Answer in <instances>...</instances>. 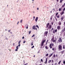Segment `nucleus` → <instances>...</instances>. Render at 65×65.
Masks as SVG:
<instances>
[{"mask_svg":"<svg viewBox=\"0 0 65 65\" xmlns=\"http://www.w3.org/2000/svg\"><path fill=\"white\" fill-rule=\"evenodd\" d=\"M58 51H62V46L61 45H58Z\"/></svg>","mask_w":65,"mask_h":65,"instance_id":"nucleus-1","label":"nucleus"},{"mask_svg":"<svg viewBox=\"0 0 65 65\" xmlns=\"http://www.w3.org/2000/svg\"><path fill=\"white\" fill-rule=\"evenodd\" d=\"M45 42V40H44L42 41V42H41L40 45H41V46H42L44 45V43Z\"/></svg>","mask_w":65,"mask_h":65,"instance_id":"nucleus-2","label":"nucleus"},{"mask_svg":"<svg viewBox=\"0 0 65 65\" xmlns=\"http://www.w3.org/2000/svg\"><path fill=\"white\" fill-rule=\"evenodd\" d=\"M52 38L51 39L52 41H53V42H56V40H54L55 38H54V36H52Z\"/></svg>","mask_w":65,"mask_h":65,"instance_id":"nucleus-3","label":"nucleus"},{"mask_svg":"<svg viewBox=\"0 0 65 65\" xmlns=\"http://www.w3.org/2000/svg\"><path fill=\"white\" fill-rule=\"evenodd\" d=\"M54 45V44L53 43H51L49 45V47H50V48H53V46Z\"/></svg>","mask_w":65,"mask_h":65,"instance_id":"nucleus-4","label":"nucleus"},{"mask_svg":"<svg viewBox=\"0 0 65 65\" xmlns=\"http://www.w3.org/2000/svg\"><path fill=\"white\" fill-rule=\"evenodd\" d=\"M58 41L59 42H62V40L61 38H59V40H58Z\"/></svg>","mask_w":65,"mask_h":65,"instance_id":"nucleus-5","label":"nucleus"},{"mask_svg":"<svg viewBox=\"0 0 65 65\" xmlns=\"http://www.w3.org/2000/svg\"><path fill=\"white\" fill-rule=\"evenodd\" d=\"M57 29L58 30H61V26H58L57 27Z\"/></svg>","mask_w":65,"mask_h":65,"instance_id":"nucleus-6","label":"nucleus"},{"mask_svg":"<svg viewBox=\"0 0 65 65\" xmlns=\"http://www.w3.org/2000/svg\"><path fill=\"white\" fill-rule=\"evenodd\" d=\"M47 33H48V31H45L44 33V35H45V36H47Z\"/></svg>","mask_w":65,"mask_h":65,"instance_id":"nucleus-7","label":"nucleus"},{"mask_svg":"<svg viewBox=\"0 0 65 65\" xmlns=\"http://www.w3.org/2000/svg\"><path fill=\"white\" fill-rule=\"evenodd\" d=\"M58 25L59 26H60V25H61V22L60 21H59V22L58 23Z\"/></svg>","mask_w":65,"mask_h":65,"instance_id":"nucleus-8","label":"nucleus"},{"mask_svg":"<svg viewBox=\"0 0 65 65\" xmlns=\"http://www.w3.org/2000/svg\"><path fill=\"white\" fill-rule=\"evenodd\" d=\"M64 17H61V22L63 20V19H64Z\"/></svg>","mask_w":65,"mask_h":65,"instance_id":"nucleus-9","label":"nucleus"},{"mask_svg":"<svg viewBox=\"0 0 65 65\" xmlns=\"http://www.w3.org/2000/svg\"><path fill=\"white\" fill-rule=\"evenodd\" d=\"M64 52H65V50H63V51H62L60 52V53H61L62 54H63L64 53Z\"/></svg>","mask_w":65,"mask_h":65,"instance_id":"nucleus-10","label":"nucleus"},{"mask_svg":"<svg viewBox=\"0 0 65 65\" xmlns=\"http://www.w3.org/2000/svg\"><path fill=\"white\" fill-rule=\"evenodd\" d=\"M49 24H50V23H48L46 24V28H47V27H48V26H49Z\"/></svg>","mask_w":65,"mask_h":65,"instance_id":"nucleus-11","label":"nucleus"},{"mask_svg":"<svg viewBox=\"0 0 65 65\" xmlns=\"http://www.w3.org/2000/svg\"><path fill=\"white\" fill-rule=\"evenodd\" d=\"M65 31V27H64L63 29L62 30V32Z\"/></svg>","mask_w":65,"mask_h":65,"instance_id":"nucleus-12","label":"nucleus"},{"mask_svg":"<svg viewBox=\"0 0 65 65\" xmlns=\"http://www.w3.org/2000/svg\"><path fill=\"white\" fill-rule=\"evenodd\" d=\"M35 28H36V26H35V25L34 26L32 27V28L33 29H34V30H35Z\"/></svg>","mask_w":65,"mask_h":65,"instance_id":"nucleus-13","label":"nucleus"},{"mask_svg":"<svg viewBox=\"0 0 65 65\" xmlns=\"http://www.w3.org/2000/svg\"><path fill=\"white\" fill-rule=\"evenodd\" d=\"M63 50H64V49H65V45H63Z\"/></svg>","mask_w":65,"mask_h":65,"instance_id":"nucleus-14","label":"nucleus"},{"mask_svg":"<svg viewBox=\"0 0 65 65\" xmlns=\"http://www.w3.org/2000/svg\"><path fill=\"white\" fill-rule=\"evenodd\" d=\"M38 17H37L36 18L35 21L36 22H37V20H38Z\"/></svg>","mask_w":65,"mask_h":65,"instance_id":"nucleus-15","label":"nucleus"},{"mask_svg":"<svg viewBox=\"0 0 65 65\" xmlns=\"http://www.w3.org/2000/svg\"><path fill=\"white\" fill-rule=\"evenodd\" d=\"M45 48L46 49V50H48V47H47V46H45Z\"/></svg>","mask_w":65,"mask_h":65,"instance_id":"nucleus-16","label":"nucleus"},{"mask_svg":"<svg viewBox=\"0 0 65 65\" xmlns=\"http://www.w3.org/2000/svg\"><path fill=\"white\" fill-rule=\"evenodd\" d=\"M53 53H52L51 55H49V58H50L51 56H53Z\"/></svg>","mask_w":65,"mask_h":65,"instance_id":"nucleus-17","label":"nucleus"},{"mask_svg":"<svg viewBox=\"0 0 65 65\" xmlns=\"http://www.w3.org/2000/svg\"><path fill=\"white\" fill-rule=\"evenodd\" d=\"M47 58H46V60L45 61V64H46V63H47Z\"/></svg>","mask_w":65,"mask_h":65,"instance_id":"nucleus-18","label":"nucleus"},{"mask_svg":"<svg viewBox=\"0 0 65 65\" xmlns=\"http://www.w3.org/2000/svg\"><path fill=\"white\" fill-rule=\"evenodd\" d=\"M64 11H63L61 13V15H62L63 14H64Z\"/></svg>","mask_w":65,"mask_h":65,"instance_id":"nucleus-19","label":"nucleus"},{"mask_svg":"<svg viewBox=\"0 0 65 65\" xmlns=\"http://www.w3.org/2000/svg\"><path fill=\"white\" fill-rule=\"evenodd\" d=\"M61 63V61L60 60L59 62L58 63V64L59 65H60V63Z\"/></svg>","mask_w":65,"mask_h":65,"instance_id":"nucleus-20","label":"nucleus"},{"mask_svg":"<svg viewBox=\"0 0 65 65\" xmlns=\"http://www.w3.org/2000/svg\"><path fill=\"white\" fill-rule=\"evenodd\" d=\"M64 6H65V3H64L63 5L62 6V7L63 8Z\"/></svg>","mask_w":65,"mask_h":65,"instance_id":"nucleus-21","label":"nucleus"},{"mask_svg":"<svg viewBox=\"0 0 65 65\" xmlns=\"http://www.w3.org/2000/svg\"><path fill=\"white\" fill-rule=\"evenodd\" d=\"M51 25H49V29H51Z\"/></svg>","mask_w":65,"mask_h":65,"instance_id":"nucleus-22","label":"nucleus"},{"mask_svg":"<svg viewBox=\"0 0 65 65\" xmlns=\"http://www.w3.org/2000/svg\"><path fill=\"white\" fill-rule=\"evenodd\" d=\"M52 61L51 60H49L48 61V63H51V61Z\"/></svg>","mask_w":65,"mask_h":65,"instance_id":"nucleus-23","label":"nucleus"},{"mask_svg":"<svg viewBox=\"0 0 65 65\" xmlns=\"http://www.w3.org/2000/svg\"><path fill=\"white\" fill-rule=\"evenodd\" d=\"M48 41V39L46 42V45H47V42Z\"/></svg>","mask_w":65,"mask_h":65,"instance_id":"nucleus-24","label":"nucleus"},{"mask_svg":"<svg viewBox=\"0 0 65 65\" xmlns=\"http://www.w3.org/2000/svg\"><path fill=\"white\" fill-rule=\"evenodd\" d=\"M53 33L55 34V30H53V31H52Z\"/></svg>","mask_w":65,"mask_h":65,"instance_id":"nucleus-25","label":"nucleus"},{"mask_svg":"<svg viewBox=\"0 0 65 65\" xmlns=\"http://www.w3.org/2000/svg\"><path fill=\"white\" fill-rule=\"evenodd\" d=\"M48 56V54H46L45 55L46 57H47V56Z\"/></svg>","mask_w":65,"mask_h":65,"instance_id":"nucleus-26","label":"nucleus"},{"mask_svg":"<svg viewBox=\"0 0 65 65\" xmlns=\"http://www.w3.org/2000/svg\"><path fill=\"white\" fill-rule=\"evenodd\" d=\"M36 27H37V28H38V29H39V26H38V25H36Z\"/></svg>","mask_w":65,"mask_h":65,"instance_id":"nucleus-27","label":"nucleus"},{"mask_svg":"<svg viewBox=\"0 0 65 65\" xmlns=\"http://www.w3.org/2000/svg\"><path fill=\"white\" fill-rule=\"evenodd\" d=\"M61 9H62V8H59V11H61Z\"/></svg>","mask_w":65,"mask_h":65,"instance_id":"nucleus-28","label":"nucleus"},{"mask_svg":"<svg viewBox=\"0 0 65 65\" xmlns=\"http://www.w3.org/2000/svg\"><path fill=\"white\" fill-rule=\"evenodd\" d=\"M64 0H60V3H62V1H63Z\"/></svg>","mask_w":65,"mask_h":65,"instance_id":"nucleus-29","label":"nucleus"},{"mask_svg":"<svg viewBox=\"0 0 65 65\" xmlns=\"http://www.w3.org/2000/svg\"><path fill=\"white\" fill-rule=\"evenodd\" d=\"M55 32H57V29H55Z\"/></svg>","mask_w":65,"mask_h":65,"instance_id":"nucleus-30","label":"nucleus"},{"mask_svg":"<svg viewBox=\"0 0 65 65\" xmlns=\"http://www.w3.org/2000/svg\"><path fill=\"white\" fill-rule=\"evenodd\" d=\"M55 56H56V55H55V54L53 56V58H55Z\"/></svg>","mask_w":65,"mask_h":65,"instance_id":"nucleus-31","label":"nucleus"},{"mask_svg":"<svg viewBox=\"0 0 65 65\" xmlns=\"http://www.w3.org/2000/svg\"><path fill=\"white\" fill-rule=\"evenodd\" d=\"M31 31H30L29 32V34H31Z\"/></svg>","mask_w":65,"mask_h":65,"instance_id":"nucleus-32","label":"nucleus"},{"mask_svg":"<svg viewBox=\"0 0 65 65\" xmlns=\"http://www.w3.org/2000/svg\"><path fill=\"white\" fill-rule=\"evenodd\" d=\"M21 40L19 41V42H18V44H20V42H21Z\"/></svg>","mask_w":65,"mask_h":65,"instance_id":"nucleus-33","label":"nucleus"},{"mask_svg":"<svg viewBox=\"0 0 65 65\" xmlns=\"http://www.w3.org/2000/svg\"><path fill=\"white\" fill-rule=\"evenodd\" d=\"M35 36V35H33L32 36H31V37L32 38L33 37Z\"/></svg>","mask_w":65,"mask_h":65,"instance_id":"nucleus-34","label":"nucleus"},{"mask_svg":"<svg viewBox=\"0 0 65 65\" xmlns=\"http://www.w3.org/2000/svg\"><path fill=\"white\" fill-rule=\"evenodd\" d=\"M65 10V7L63 8V11H64Z\"/></svg>","mask_w":65,"mask_h":65,"instance_id":"nucleus-35","label":"nucleus"},{"mask_svg":"<svg viewBox=\"0 0 65 65\" xmlns=\"http://www.w3.org/2000/svg\"><path fill=\"white\" fill-rule=\"evenodd\" d=\"M58 12H57L56 15V16H57V15H58Z\"/></svg>","mask_w":65,"mask_h":65,"instance_id":"nucleus-36","label":"nucleus"},{"mask_svg":"<svg viewBox=\"0 0 65 65\" xmlns=\"http://www.w3.org/2000/svg\"><path fill=\"white\" fill-rule=\"evenodd\" d=\"M54 49H55V48H52V50L53 51H54Z\"/></svg>","mask_w":65,"mask_h":65,"instance_id":"nucleus-37","label":"nucleus"},{"mask_svg":"<svg viewBox=\"0 0 65 65\" xmlns=\"http://www.w3.org/2000/svg\"><path fill=\"white\" fill-rule=\"evenodd\" d=\"M57 17L58 18H60V16H57Z\"/></svg>","mask_w":65,"mask_h":65,"instance_id":"nucleus-38","label":"nucleus"},{"mask_svg":"<svg viewBox=\"0 0 65 65\" xmlns=\"http://www.w3.org/2000/svg\"><path fill=\"white\" fill-rule=\"evenodd\" d=\"M63 63L64 64H65V61H64L63 62Z\"/></svg>","mask_w":65,"mask_h":65,"instance_id":"nucleus-39","label":"nucleus"},{"mask_svg":"<svg viewBox=\"0 0 65 65\" xmlns=\"http://www.w3.org/2000/svg\"><path fill=\"white\" fill-rule=\"evenodd\" d=\"M54 62V60H52V63H53Z\"/></svg>","mask_w":65,"mask_h":65,"instance_id":"nucleus-40","label":"nucleus"},{"mask_svg":"<svg viewBox=\"0 0 65 65\" xmlns=\"http://www.w3.org/2000/svg\"><path fill=\"white\" fill-rule=\"evenodd\" d=\"M33 47H34V46H33L32 47H31V48H33Z\"/></svg>","mask_w":65,"mask_h":65,"instance_id":"nucleus-41","label":"nucleus"},{"mask_svg":"<svg viewBox=\"0 0 65 65\" xmlns=\"http://www.w3.org/2000/svg\"><path fill=\"white\" fill-rule=\"evenodd\" d=\"M26 28L27 29H28V25H27V26Z\"/></svg>","mask_w":65,"mask_h":65,"instance_id":"nucleus-42","label":"nucleus"},{"mask_svg":"<svg viewBox=\"0 0 65 65\" xmlns=\"http://www.w3.org/2000/svg\"><path fill=\"white\" fill-rule=\"evenodd\" d=\"M41 62H43V60H42V59H41Z\"/></svg>","mask_w":65,"mask_h":65,"instance_id":"nucleus-43","label":"nucleus"},{"mask_svg":"<svg viewBox=\"0 0 65 65\" xmlns=\"http://www.w3.org/2000/svg\"><path fill=\"white\" fill-rule=\"evenodd\" d=\"M17 49H18V46H17L16 47Z\"/></svg>","mask_w":65,"mask_h":65,"instance_id":"nucleus-44","label":"nucleus"},{"mask_svg":"<svg viewBox=\"0 0 65 65\" xmlns=\"http://www.w3.org/2000/svg\"><path fill=\"white\" fill-rule=\"evenodd\" d=\"M35 30H37V28L36 27V28H35Z\"/></svg>","mask_w":65,"mask_h":65,"instance_id":"nucleus-45","label":"nucleus"},{"mask_svg":"<svg viewBox=\"0 0 65 65\" xmlns=\"http://www.w3.org/2000/svg\"><path fill=\"white\" fill-rule=\"evenodd\" d=\"M51 24L53 25V22H51Z\"/></svg>","mask_w":65,"mask_h":65,"instance_id":"nucleus-46","label":"nucleus"},{"mask_svg":"<svg viewBox=\"0 0 65 65\" xmlns=\"http://www.w3.org/2000/svg\"><path fill=\"white\" fill-rule=\"evenodd\" d=\"M22 21H23V20H21V21L20 22H21V23H22Z\"/></svg>","mask_w":65,"mask_h":65,"instance_id":"nucleus-47","label":"nucleus"},{"mask_svg":"<svg viewBox=\"0 0 65 65\" xmlns=\"http://www.w3.org/2000/svg\"><path fill=\"white\" fill-rule=\"evenodd\" d=\"M27 64H28V63H26L24 65H27Z\"/></svg>","mask_w":65,"mask_h":65,"instance_id":"nucleus-48","label":"nucleus"},{"mask_svg":"<svg viewBox=\"0 0 65 65\" xmlns=\"http://www.w3.org/2000/svg\"><path fill=\"white\" fill-rule=\"evenodd\" d=\"M57 65V63H56L55 64V65Z\"/></svg>","mask_w":65,"mask_h":65,"instance_id":"nucleus-49","label":"nucleus"},{"mask_svg":"<svg viewBox=\"0 0 65 65\" xmlns=\"http://www.w3.org/2000/svg\"><path fill=\"white\" fill-rule=\"evenodd\" d=\"M8 32H10V30H8Z\"/></svg>","mask_w":65,"mask_h":65,"instance_id":"nucleus-50","label":"nucleus"},{"mask_svg":"<svg viewBox=\"0 0 65 65\" xmlns=\"http://www.w3.org/2000/svg\"><path fill=\"white\" fill-rule=\"evenodd\" d=\"M19 44L18 45V46H20L21 45L20 44Z\"/></svg>","mask_w":65,"mask_h":65,"instance_id":"nucleus-51","label":"nucleus"},{"mask_svg":"<svg viewBox=\"0 0 65 65\" xmlns=\"http://www.w3.org/2000/svg\"><path fill=\"white\" fill-rule=\"evenodd\" d=\"M18 49H17L15 50V51H18Z\"/></svg>","mask_w":65,"mask_h":65,"instance_id":"nucleus-52","label":"nucleus"},{"mask_svg":"<svg viewBox=\"0 0 65 65\" xmlns=\"http://www.w3.org/2000/svg\"><path fill=\"white\" fill-rule=\"evenodd\" d=\"M25 42H26V41H24L23 42V43H25Z\"/></svg>","mask_w":65,"mask_h":65,"instance_id":"nucleus-53","label":"nucleus"},{"mask_svg":"<svg viewBox=\"0 0 65 65\" xmlns=\"http://www.w3.org/2000/svg\"><path fill=\"white\" fill-rule=\"evenodd\" d=\"M31 45H33V42H32Z\"/></svg>","mask_w":65,"mask_h":65,"instance_id":"nucleus-54","label":"nucleus"},{"mask_svg":"<svg viewBox=\"0 0 65 65\" xmlns=\"http://www.w3.org/2000/svg\"><path fill=\"white\" fill-rule=\"evenodd\" d=\"M51 30H54V28H52Z\"/></svg>","mask_w":65,"mask_h":65,"instance_id":"nucleus-55","label":"nucleus"},{"mask_svg":"<svg viewBox=\"0 0 65 65\" xmlns=\"http://www.w3.org/2000/svg\"><path fill=\"white\" fill-rule=\"evenodd\" d=\"M35 17H34V20L35 19Z\"/></svg>","mask_w":65,"mask_h":65,"instance_id":"nucleus-56","label":"nucleus"},{"mask_svg":"<svg viewBox=\"0 0 65 65\" xmlns=\"http://www.w3.org/2000/svg\"><path fill=\"white\" fill-rule=\"evenodd\" d=\"M59 1V0H57V2H58Z\"/></svg>","mask_w":65,"mask_h":65,"instance_id":"nucleus-57","label":"nucleus"},{"mask_svg":"<svg viewBox=\"0 0 65 65\" xmlns=\"http://www.w3.org/2000/svg\"><path fill=\"white\" fill-rule=\"evenodd\" d=\"M50 19L51 20H52V18H51Z\"/></svg>","mask_w":65,"mask_h":65,"instance_id":"nucleus-58","label":"nucleus"},{"mask_svg":"<svg viewBox=\"0 0 65 65\" xmlns=\"http://www.w3.org/2000/svg\"><path fill=\"white\" fill-rule=\"evenodd\" d=\"M10 33L11 34H12V32H10Z\"/></svg>","mask_w":65,"mask_h":65,"instance_id":"nucleus-59","label":"nucleus"},{"mask_svg":"<svg viewBox=\"0 0 65 65\" xmlns=\"http://www.w3.org/2000/svg\"><path fill=\"white\" fill-rule=\"evenodd\" d=\"M24 39V37H22V39Z\"/></svg>","mask_w":65,"mask_h":65,"instance_id":"nucleus-60","label":"nucleus"},{"mask_svg":"<svg viewBox=\"0 0 65 65\" xmlns=\"http://www.w3.org/2000/svg\"><path fill=\"white\" fill-rule=\"evenodd\" d=\"M56 21H58V20H57V18H56Z\"/></svg>","mask_w":65,"mask_h":65,"instance_id":"nucleus-61","label":"nucleus"},{"mask_svg":"<svg viewBox=\"0 0 65 65\" xmlns=\"http://www.w3.org/2000/svg\"><path fill=\"white\" fill-rule=\"evenodd\" d=\"M37 10H39V8H37Z\"/></svg>","mask_w":65,"mask_h":65,"instance_id":"nucleus-62","label":"nucleus"},{"mask_svg":"<svg viewBox=\"0 0 65 65\" xmlns=\"http://www.w3.org/2000/svg\"><path fill=\"white\" fill-rule=\"evenodd\" d=\"M64 25H65V21L64 22Z\"/></svg>","mask_w":65,"mask_h":65,"instance_id":"nucleus-63","label":"nucleus"},{"mask_svg":"<svg viewBox=\"0 0 65 65\" xmlns=\"http://www.w3.org/2000/svg\"><path fill=\"white\" fill-rule=\"evenodd\" d=\"M42 64H39V65H42Z\"/></svg>","mask_w":65,"mask_h":65,"instance_id":"nucleus-64","label":"nucleus"}]
</instances>
